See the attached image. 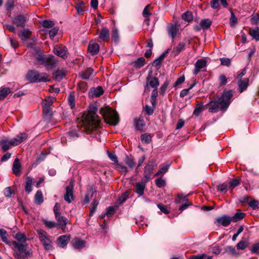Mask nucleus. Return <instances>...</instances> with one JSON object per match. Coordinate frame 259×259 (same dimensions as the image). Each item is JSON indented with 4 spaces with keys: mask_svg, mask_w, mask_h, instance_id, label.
I'll use <instances>...</instances> for the list:
<instances>
[{
    "mask_svg": "<svg viewBox=\"0 0 259 259\" xmlns=\"http://www.w3.org/2000/svg\"><path fill=\"white\" fill-rule=\"evenodd\" d=\"M238 84L239 87V91L240 93H242L247 88L248 85V79L247 78H245L243 80L240 79L238 81Z\"/></svg>",
    "mask_w": 259,
    "mask_h": 259,
    "instance_id": "25",
    "label": "nucleus"
},
{
    "mask_svg": "<svg viewBox=\"0 0 259 259\" xmlns=\"http://www.w3.org/2000/svg\"><path fill=\"white\" fill-rule=\"evenodd\" d=\"M94 70L91 68H89L84 71H82L80 76L82 79L87 80L93 74Z\"/></svg>",
    "mask_w": 259,
    "mask_h": 259,
    "instance_id": "26",
    "label": "nucleus"
},
{
    "mask_svg": "<svg viewBox=\"0 0 259 259\" xmlns=\"http://www.w3.org/2000/svg\"><path fill=\"white\" fill-rule=\"evenodd\" d=\"M219 86H223L227 83V79L226 76L224 74H222L219 76Z\"/></svg>",
    "mask_w": 259,
    "mask_h": 259,
    "instance_id": "54",
    "label": "nucleus"
},
{
    "mask_svg": "<svg viewBox=\"0 0 259 259\" xmlns=\"http://www.w3.org/2000/svg\"><path fill=\"white\" fill-rule=\"evenodd\" d=\"M249 198H245L243 202H246L248 205L252 207L253 209H256L258 207V202L257 200H252L251 201H249Z\"/></svg>",
    "mask_w": 259,
    "mask_h": 259,
    "instance_id": "35",
    "label": "nucleus"
},
{
    "mask_svg": "<svg viewBox=\"0 0 259 259\" xmlns=\"http://www.w3.org/2000/svg\"><path fill=\"white\" fill-rule=\"evenodd\" d=\"M26 17L22 15H18L13 19V22L17 27L23 28L25 26Z\"/></svg>",
    "mask_w": 259,
    "mask_h": 259,
    "instance_id": "10",
    "label": "nucleus"
},
{
    "mask_svg": "<svg viewBox=\"0 0 259 259\" xmlns=\"http://www.w3.org/2000/svg\"><path fill=\"white\" fill-rule=\"evenodd\" d=\"M156 186L158 188H162L165 185V182L161 178L157 179L155 181Z\"/></svg>",
    "mask_w": 259,
    "mask_h": 259,
    "instance_id": "58",
    "label": "nucleus"
},
{
    "mask_svg": "<svg viewBox=\"0 0 259 259\" xmlns=\"http://www.w3.org/2000/svg\"><path fill=\"white\" fill-rule=\"evenodd\" d=\"M73 183L74 181L71 180L69 183V185L66 188V192L64 196V199L65 201L68 203H70L74 199Z\"/></svg>",
    "mask_w": 259,
    "mask_h": 259,
    "instance_id": "7",
    "label": "nucleus"
},
{
    "mask_svg": "<svg viewBox=\"0 0 259 259\" xmlns=\"http://www.w3.org/2000/svg\"><path fill=\"white\" fill-rule=\"evenodd\" d=\"M116 168L121 174H124V175L128 172L127 168L121 163H117L116 165Z\"/></svg>",
    "mask_w": 259,
    "mask_h": 259,
    "instance_id": "39",
    "label": "nucleus"
},
{
    "mask_svg": "<svg viewBox=\"0 0 259 259\" xmlns=\"http://www.w3.org/2000/svg\"><path fill=\"white\" fill-rule=\"evenodd\" d=\"M68 104L71 109L75 107V96L73 93H70L68 97Z\"/></svg>",
    "mask_w": 259,
    "mask_h": 259,
    "instance_id": "47",
    "label": "nucleus"
},
{
    "mask_svg": "<svg viewBox=\"0 0 259 259\" xmlns=\"http://www.w3.org/2000/svg\"><path fill=\"white\" fill-rule=\"evenodd\" d=\"M44 202V197L41 191L38 190L34 196V202L38 205Z\"/></svg>",
    "mask_w": 259,
    "mask_h": 259,
    "instance_id": "29",
    "label": "nucleus"
},
{
    "mask_svg": "<svg viewBox=\"0 0 259 259\" xmlns=\"http://www.w3.org/2000/svg\"><path fill=\"white\" fill-rule=\"evenodd\" d=\"M11 92V89L3 86L0 88V101L4 100Z\"/></svg>",
    "mask_w": 259,
    "mask_h": 259,
    "instance_id": "23",
    "label": "nucleus"
},
{
    "mask_svg": "<svg viewBox=\"0 0 259 259\" xmlns=\"http://www.w3.org/2000/svg\"><path fill=\"white\" fill-rule=\"evenodd\" d=\"M54 53L63 59L68 56V51L66 47L63 45H56L54 48Z\"/></svg>",
    "mask_w": 259,
    "mask_h": 259,
    "instance_id": "9",
    "label": "nucleus"
},
{
    "mask_svg": "<svg viewBox=\"0 0 259 259\" xmlns=\"http://www.w3.org/2000/svg\"><path fill=\"white\" fill-rule=\"evenodd\" d=\"M144 110L148 115H151L153 113L154 109L149 105H146L144 107Z\"/></svg>",
    "mask_w": 259,
    "mask_h": 259,
    "instance_id": "62",
    "label": "nucleus"
},
{
    "mask_svg": "<svg viewBox=\"0 0 259 259\" xmlns=\"http://www.w3.org/2000/svg\"><path fill=\"white\" fill-rule=\"evenodd\" d=\"M0 146L3 151L5 152L9 150L12 146V140L4 139L0 141Z\"/></svg>",
    "mask_w": 259,
    "mask_h": 259,
    "instance_id": "22",
    "label": "nucleus"
},
{
    "mask_svg": "<svg viewBox=\"0 0 259 259\" xmlns=\"http://www.w3.org/2000/svg\"><path fill=\"white\" fill-rule=\"evenodd\" d=\"M130 193L128 191H126L125 192L123 193L121 196L118 198V202L119 204L123 203L125 201L127 198L128 197Z\"/></svg>",
    "mask_w": 259,
    "mask_h": 259,
    "instance_id": "52",
    "label": "nucleus"
},
{
    "mask_svg": "<svg viewBox=\"0 0 259 259\" xmlns=\"http://www.w3.org/2000/svg\"><path fill=\"white\" fill-rule=\"evenodd\" d=\"M42 26L45 28H52L54 25V23L52 21L45 20L42 23Z\"/></svg>",
    "mask_w": 259,
    "mask_h": 259,
    "instance_id": "57",
    "label": "nucleus"
},
{
    "mask_svg": "<svg viewBox=\"0 0 259 259\" xmlns=\"http://www.w3.org/2000/svg\"><path fill=\"white\" fill-rule=\"evenodd\" d=\"M34 183V180L30 177H27L25 182V190L27 193L32 191V186Z\"/></svg>",
    "mask_w": 259,
    "mask_h": 259,
    "instance_id": "20",
    "label": "nucleus"
},
{
    "mask_svg": "<svg viewBox=\"0 0 259 259\" xmlns=\"http://www.w3.org/2000/svg\"><path fill=\"white\" fill-rule=\"evenodd\" d=\"M245 215V214L243 212L237 211L233 217H231L232 221L234 222H236L238 221H240L243 219Z\"/></svg>",
    "mask_w": 259,
    "mask_h": 259,
    "instance_id": "44",
    "label": "nucleus"
},
{
    "mask_svg": "<svg viewBox=\"0 0 259 259\" xmlns=\"http://www.w3.org/2000/svg\"><path fill=\"white\" fill-rule=\"evenodd\" d=\"M112 37L115 42H117L118 40V32L117 28H114L112 31Z\"/></svg>",
    "mask_w": 259,
    "mask_h": 259,
    "instance_id": "61",
    "label": "nucleus"
},
{
    "mask_svg": "<svg viewBox=\"0 0 259 259\" xmlns=\"http://www.w3.org/2000/svg\"><path fill=\"white\" fill-rule=\"evenodd\" d=\"M100 113L105 122L110 125H116L119 122V118L117 113L109 107L102 108L100 109Z\"/></svg>",
    "mask_w": 259,
    "mask_h": 259,
    "instance_id": "3",
    "label": "nucleus"
},
{
    "mask_svg": "<svg viewBox=\"0 0 259 259\" xmlns=\"http://www.w3.org/2000/svg\"><path fill=\"white\" fill-rule=\"evenodd\" d=\"M206 61L203 59L198 60L195 64V69L193 70V74L194 75L197 74L201 69L206 66Z\"/></svg>",
    "mask_w": 259,
    "mask_h": 259,
    "instance_id": "14",
    "label": "nucleus"
},
{
    "mask_svg": "<svg viewBox=\"0 0 259 259\" xmlns=\"http://www.w3.org/2000/svg\"><path fill=\"white\" fill-rule=\"evenodd\" d=\"M8 234L7 231L4 229H0V237L2 241L11 246V242L8 240Z\"/></svg>",
    "mask_w": 259,
    "mask_h": 259,
    "instance_id": "24",
    "label": "nucleus"
},
{
    "mask_svg": "<svg viewBox=\"0 0 259 259\" xmlns=\"http://www.w3.org/2000/svg\"><path fill=\"white\" fill-rule=\"evenodd\" d=\"M31 32L28 29H24L21 31L20 36L23 41H26L30 38Z\"/></svg>",
    "mask_w": 259,
    "mask_h": 259,
    "instance_id": "38",
    "label": "nucleus"
},
{
    "mask_svg": "<svg viewBox=\"0 0 259 259\" xmlns=\"http://www.w3.org/2000/svg\"><path fill=\"white\" fill-rule=\"evenodd\" d=\"M233 96L232 90H224L222 96L218 100H214L209 102L208 111L216 113L219 110L225 111L230 105Z\"/></svg>",
    "mask_w": 259,
    "mask_h": 259,
    "instance_id": "2",
    "label": "nucleus"
},
{
    "mask_svg": "<svg viewBox=\"0 0 259 259\" xmlns=\"http://www.w3.org/2000/svg\"><path fill=\"white\" fill-rule=\"evenodd\" d=\"M187 200V196L184 195L183 194H178L175 202L176 203L178 204L180 203L182 201H185Z\"/></svg>",
    "mask_w": 259,
    "mask_h": 259,
    "instance_id": "53",
    "label": "nucleus"
},
{
    "mask_svg": "<svg viewBox=\"0 0 259 259\" xmlns=\"http://www.w3.org/2000/svg\"><path fill=\"white\" fill-rule=\"evenodd\" d=\"M178 31L179 29L176 25L169 24L167 26L168 33L171 37L172 40L175 39Z\"/></svg>",
    "mask_w": 259,
    "mask_h": 259,
    "instance_id": "17",
    "label": "nucleus"
},
{
    "mask_svg": "<svg viewBox=\"0 0 259 259\" xmlns=\"http://www.w3.org/2000/svg\"><path fill=\"white\" fill-rule=\"evenodd\" d=\"M104 93L103 88L101 87H98L96 88H92L89 93L90 96L92 98L99 97Z\"/></svg>",
    "mask_w": 259,
    "mask_h": 259,
    "instance_id": "19",
    "label": "nucleus"
},
{
    "mask_svg": "<svg viewBox=\"0 0 259 259\" xmlns=\"http://www.w3.org/2000/svg\"><path fill=\"white\" fill-rule=\"evenodd\" d=\"M96 192L93 191V190H90L88 191L85 195V197L84 200L82 201L83 204H87L90 202V198H92L94 195V194Z\"/></svg>",
    "mask_w": 259,
    "mask_h": 259,
    "instance_id": "36",
    "label": "nucleus"
},
{
    "mask_svg": "<svg viewBox=\"0 0 259 259\" xmlns=\"http://www.w3.org/2000/svg\"><path fill=\"white\" fill-rule=\"evenodd\" d=\"M54 75L56 80H60L62 79L64 77H65L66 72L63 70H59L55 72Z\"/></svg>",
    "mask_w": 259,
    "mask_h": 259,
    "instance_id": "43",
    "label": "nucleus"
},
{
    "mask_svg": "<svg viewBox=\"0 0 259 259\" xmlns=\"http://www.w3.org/2000/svg\"><path fill=\"white\" fill-rule=\"evenodd\" d=\"M146 187V184L144 181L136 183L134 187V190L139 196H141L144 194V191Z\"/></svg>",
    "mask_w": 259,
    "mask_h": 259,
    "instance_id": "13",
    "label": "nucleus"
},
{
    "mask_svg": "<svg viewBox=\"0 0 259 259\" xmlns=\"http://www.w3.org/2000/svg\"><path fill=\"white\" fill-rule=\"evenodd\" d=\"M55 219L57 222L58 228L62 230L64 233L66 232V225L68 222L67 219L60 213L55 215Z\"/></svg>",
    "mask_w": 259,
    "mask_h": 259,
    "instance_id": "8",
    "label": "nucleus"
},
{
    "mask_svg": "<svg viewBox=\"0 0 259 259\" xmlns=\"http://www.w3.org/2000/svg\"><path fill=\"white\" fill-rule=\"evenodd\" d=\"M99 48L97 43L90 42L88 46V52L92 55H96L99 53Z\"/></svg>",
    "mask_w": 259,
    "mask_h": 259,
    "instance_id": "18",
    "label": "nucleus"
},
{
    "mask_svg": "<svg viewBox=\"0 0 259 259\" xmlns=\"http://www.w3.org/2000/svg\"><path fill=\"white\" fill-rule=\"evenodd\" d=\"M240 180L239 178L233 179L229 183V188L233 189L240 184Z\"/></svg>",
    "mask_w": 259,
    "mask_h": 259,
    "instance_id": "48",
    "label": "nucleus"
},
{
    "mask_svg": "<svg viewBox=\"0 0 259 259\" xmlns=\"http://www.w3.org/2000/svg\"><path fill=\"white\" fill-rule=\"evenodd\" d=\"M150 5H147L143 11V15L145 18H146V20L147 21H149L148 17L151 15V13H150L148 11V9Z\"/></svg>",
    "mask_w": 259,
    "mask_h": 259,
    "instance_id": "56",
    "label": "nucleus"
},
{
    "mask_svg": "<svg viewBox=\"0 0 259 259\" xmlns=\"http://www.w3.org/2000/svg\"><path fill=\"white\" fill-rule=\"evenodd\" d=\"M44 224L46 227L49 229H52L55 227H58L57 224L54 221H48L46 219L42 220Z\"/></svg>",
    "mask_w": 259,
    "mask_h": 259,
    "instance_id": "45",
    "label": "nucleus"
},
{
    "mask_svg": "<svg viewBox=\"0 0 259 259\" xmlns=\"http://www.w3.org/2000/svg\"><path fill=\"white\" fill-rule=\"evenodd\" d=\"M134 125L137 130L142 131L145 126V123L143 120L140 119H135Z\"/></svg>",
    "mask_w": 259,
    "mask_h": 259,
    "instance_id": "30",
    "label": "nucleus"
},
{
    "mask_svg": "<svg viewBox=\"0 0 259 259\" xmlns=\"http://www.w3.org/2000/svg\"><path fill=\"white\" fill-rule=\"evenodd\" d=\"M141 139L143 143L149 144L152 141V137L150 134H144L141 136Z\"/></svg>",
    "mask_w": 259,
    "mask_h": 259,
    "instance_id": "40",
    "label": "nucleus"
},
{
    "mask_svg": "<svg viewBox=\"0 0 259 259\" xmlns=\"http://www.w3.org/2000/svg\"><path fill=\"white\" fill-rule=\"evenodd\" d=\"M182 18L184 20L190 22L193 20V15L191 12H186L182 15Z\"/></svg>",
    "mask_w": 259,
    "mask_h": 259,
    "instance_id": "49",
    "label": "nucleus"
},
{
    "mask_svg": "<svg viewBox=\"0 0 259 259\" xmlns=\"http://www.w3.org/2000/svg\"><path fill=\"white\" fill-rule=\"evenodd\" d=\"M225 250L226 252L232 255H237L238 254L236 251L235 247L232 246H227L225 247Z\"/></svg>",
    "mask_w": 259,
    "mask_h": 259,
    "instance_id": "50",
    "label": "nucleus"
},
{
    "mask_svg": "<svg viewBox=\"0 0 259 259\" xmlns=\"http://www.w3.org/2000/svg\"><path fill=\"white\" fill-rule=\"evenodd\" d=\"M217 221L219 225H222L225 227L228 226L232 221L231 217L227 215H224L217 219Z\"/></svg>",
    "mask_w": 259,
    "mask_h": 259,
    "instance_id": "16",
    "label": "nucleus"
},
{
    "mask_svg": "<svg viewBox=\"0 0 259 259\" xmlns=\"http://www.w3.org/2000/svg\"><path fill=\"white\" fill-rule=\"evenodd\" d=\"M48 77L49 75L46 73H40L35 70H29L26 75V79L31 83L46 82Z\"/></svg>",
    "mask_w": 259,
    "mask_h": 259,
    "instance_id": "5",
    "label": "nucleus"
},
{
    "mask_svg": "<svg viewBox=\"0 0 259 259\" xmlns=\"http://www.w3.org/2000/svg\"><path fill=\"white\" fill-rule=\"evenodd\" d=\"M14 238L15 241L11 242L10 247L13 250V256L15 258L25 259L30 257L32 255V250L26 243L28 239L24 233H17Z\"/></svg>",
    "mask_w": 259,
    "mask_h": 259,
    "instance_id": "1",
    "label": "nucleus"
},
{
    "mask_svg": "<svg viewBox=\"0 0 259 259\" xmlns=\"http://www.w3.org/2000/svg\"><path fill=\"white\" fill-rule=\"evenodd\" d=\"M221 64L227 66L231 65V61L229 58H223L221 59Z\"/></svg>",
    "mask_w": 259,
    "mask_h": 259,
    "instance_id": "64",
    "label": "nucleus"
},
{
    "mask_svg": "<svg viewBox=\"0 0 259 259\" xmlns=\"http://www.w3.org/2000/svg\"><path fill=\"white\" fill-rule=\"evenodd\" d=\"M247 247V243L245 241H241L237 244V248L238 249H244Z\"/></svg>",
    "mask_w": 259,
    "mask_h": 259,
    "instance_id": "63",
    "label": "nucleus"
},
{
    "mask_svg": "<svg viewBox=\"0 0 259 259\" xmlns=\"http://www.w3.org/2000/svg\"><path fill=\"white\" fill-rule=\"evenodd\" d=\"M97 111V108L96 107L91 109L85 117L86 122L93 128H97L100 123V120L96 114Z\"/></svg>",
    "mask_w": 259,
    "mask_h": 259,
    "instance_id": "6",
    "label": "nucleus"
},
{
    "mask_svg": "<svg viewBox=\"0 0 259 259\" xmlns=\"http://www.w3.org/2000/svg\"><path fill=\"white\" fill-rule=\"evenodd\" d=\"M125 162L130 168H133L135 165L134 158L132 156H126L125 158Z\"/></svg>",
    "mask_w": 259,
    "mask_h": 259,
    "instance_id": "41",
    "label": "nucleus"
},
{
    "mask_svg": "<svg viewBox=\"0 0 259 259\" xmlns=\"http://www.w3.org/2000/svg\"><path fill=\"white\" fill-rule=\"evenodd\" d=\"M211 25V21L209 19H203L200 21V25L204 29H208Z\"/></svg>",
    "mask_w": 259,
    "mask_h": 259,
    "instance_id": "34",
    "label": "nucleus"
},
{
    "mask_svg": "<svg viewBox=\"0 0 259 259\" xmlns=\"http://www.w3.org/2000/svg\"><path fill=\"white\" fill-rule=\"evenodd\" d=\"M73 246L76 249H81L83 248L85 245V242L79 239H75L73 242Z\"/></svg>",
    "mask_w": 259,
    "mask_h": 259,
    "instance_id": "33",
    "label": "nucleus"
},
{
    "mask_svg": "<svg viewBox=\"0 0 259 259\" xmlns=\"http://www.w3.org/2000/svg\"><path fill=\"white\" fill-rule=\"evenodd\" d=\"M155 166V164L154 161L152 160L149 161L145 167V172L151 173Z\"/></svg>",
    "mask_w": 259,
    "mask_h": 259,
    "instance_id": "37",
    "label": "nucleus"
},
{
    "mask_svg": "<svg viewBox=\"0 0 259 259\" xmlns=\"http://www.w3.org/2000/svg\"><path fill=\"white\" fill-rule=\"evenodd\" d=\"M35 58L38 63L44 65L47 70L52 69L57 63L55 57L52 55L47 56L41 53H37L35 55Z\"/></svg>",
    "mask_w": 259,
    "mask_h": 259,
    "instance_id": "4",
    "label": "nucleus"
},
{
    "mask_svg": "<svg viewBox=\"0 0 259 259\" xmlns=\"http://www.w3.org/2000/svg\"><path fill=\"white\" fill-rule=\"evenodd\" d=\"M145 64V59L144 57L139 58L137 60L132 62L133 66L136 68H140Z\"/></svg>",
    "mask_w": 259,
    "mask_h": 259,
    "instance_id": "28",
    "label": "nucleus"
},
{
    "mask_svg": "<svg viewBox=\"0 0 259 259\" xmlns=\"http://www.w3.org/2000/svg\"><path fill=\"white\" fill-rule=\"evenodd\" d=\"M169 164H166L161 167L155 174V176H159L165 174L168 169Z\"/></svg>",
    "mask_w": 259,
    "mask_h": 259,
    "instance_id": "51",
    "label": "nucleus"
},
{
    "mask_svg": "<svg viewBox=\"0 0 259 259\" xmlns=\"http://www.w3.org/2000/svg\"><path fill=\"white\" fill-rule=\"evenodd\" d=\"M249 34L256 40H259V28L257 26H256L254 28H250Z\"/></svg>",
    "mask_w": 259,
    "mask_h": 259,
    "instance_id": "32",
    "label": "nucleus"
},
{
    "mask_svg": "<svg viewBox=\"0 0 259 259\" xmlns=\"http://www.w3.org/2000/svg\"><path fill=\"white\" fill-rule=\"evenodd\" d=\"M185 47V44L184 42H180L176 47L173 48L172 53L174 56L178 55L184 49Z\"/></svg>",
    "mask_w": 259,
    "mask_h": 259,
    "instance_id": "27",
    "label": "nucleus"
},
{
    "mask_svg": "<svg viewBox=\"0 0 259 259\" xmlns=\"http://www.w3.org/2000/svg\"><path fill=\"white\" fill-rule=\"evenodd\" d=\"M204 110V107L203 105H200L195 109L193 111V114L196 116H198Z\"/></svg>",
    "mask_w": 259,
    "mask_h": 259,
    "instance_id": "55",
    "label": "nucleus"
},
{
    "mask_svg": "<svg viewBox=\"0 0 259 259\" xmlns=\"http://www.w3.org/2000/svg\"><path fill=\"white\" fill-rule=\"evenodd\" d=\"M109 37V30L107 28H103L99 34V38L103 40H108Z\"/></svg>",
    "mask_w": 259,
    "mask_h": 259,
    "instance_id": "31",
    "label": "nucleus"
},
{
    "mask_svg": "<svg viewBox=\"0 0 259 259\" xmlns=\"http://www.w3.org/2000/svg\"><path fill=\"white\" fill-rule=\"evenodd\" d=\"M147 83H146V86L147 87H150L152 88H155L159 85V83L158 79L156 77H152L151 74H149L148 77H147Z\"/></svg>",
    "mask_w": 259,
    "mask_h": 259,
    "instance_id": "12",
    "label": "nucleus"
},
{
    "mask_svg": "<svg viewBox=\"0 0 259 259\" xmlns=\"http://www.w3.org/2000/svg\"><path fill=\"white\" fill-rule=\"evenodd\" d=\"M43 244V245L47 250H51L53 249V246L52 245V241L50 240V238L46 239L45 241L41 242Z\"/></svg>",
    "mask_w": 259,
    "mask_h": 259,
    "instance_id": "46",
    "label": "nucleus"
},
{
    "mask_svg": "<svg viewBox=\"0 0 259 259\" xmlns=\"http://www.w3.org/2000/svg\"><path fill=\"white\" fill-rule=\"evenodd\" d=\"M157 207L161 210V211L165 214H168L169 212V211L166 208V206L161 203L158 204Z\"/></svg>",
    "mask_w": 259,
    "mask_h": 259,
    "instance_id": "60",
    "label": "nucleus"
},
{
    "mask_svg": "<svg viewBox=\"0 0 259 259\" xmlns=\"http://www.w3.org/2000/svg\"><path fill=\"white\" fill-rule=\"evenodd\" d=\"M37 233L39 235V239L41 242L50 238L49 236L47 235V232L43 230H37Z\"/></svg>",
    "mask_w": 259,
    "mask_h": 259,
    "instance_id": "42",
    "label": "nucleus"
},
{
    "mask_svg": "<svg viewBox=\"0 0 259 259\" xmlns=\"http://www.w3.org/2000/svg\"><path fill=\"white\" fill-rule=\"evenodd\" d=\"M70 239V235H64L60 236L57 239V243L58 245L63 248L67 245Z\"/></svg>",
    "mask_w": 259,
    "mask_h": 259,
    "instance_id": "15",
    "label": "nucleus"
},
{
    "mask_svg": "<svg viewBox=\"0 0 259 259\" xmlns=\"http://www.w3.org/2000/svg\"><path fill=\"white\" fill-rule=\"evenodd\" d=\"M27 134L25 133H20L15 138L11 139L13 146H17L26 140L27 138Z\"/></svg>",
    "mask_w": 259,
    "mask_h": 259,
    "instance_id": "11",
    "label": "nucleus"
},
{
    "mask_svg": "<svg viewBox=\"0 0 259 259\" xmlns=\"http://www.w3.org/2000/svg\"><path fill=\"white\" fill-rule=\"evenodd\" d=\"M21 164L18 158H16L13 164V172L16 176L20 175Z\"/></svg>",
    "mask_w": 259,
    "mask_h": 259,
    "instance_id": "21",
    "label": "nucleus"
},
{
    "mask_svg": "<svg viewBox=\"0 0 259 259\" xmlns=\"http://www.w3.org/2000/svg\"><path fill=\"white\" fill-rule=\"evenodd\" d=\"M237 22V19L234 14V13L231 11V16L230 19V24L231 26H234Z\"/></svg>",
    "mask_w": 259,
    "mask_h": 259,
    "instance_id": "59",
    "label": "nucleus"
}]
</instances>
